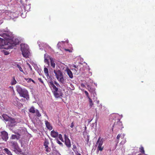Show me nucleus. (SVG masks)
Instances as JSON below:
<instances>
[{
  "label": "nucleus",
  "instance_id": "f257e3e1",
  "mask_svg": "<svg viewBox=\"0 0 155 155\" xmlns=\"http://www.w3.org/2000/svg\"><path fill=\"white\" fill-rule=\"evenodd\" d=\"M16 91L20 96L28 100L29 99V95L28 90L25 88H22L19 86H16Z\"/></svg>",
  "mask_w": 155,
  "mask_h": 155
},
{
  "label": "nucleus",
  "instance_id": "f03ea898",
  "mask_svg": "<svg viewBox=\"0 0 155 155\" xmlns=\"http://www.w3.org/2000/svg\"><path fill=\"white\" fill-rule=\"evenodd\" d=\"M48 84L54 96L57 98L59 97L61 95V93L58 91V87L54 84L53 82L51 81Z\"/></svg>",
  "mask_w": 155,
  "mask_h": 155
},
{
  "label": "nucleus",
  "instance_id": "7ed1b4c3",
  "mask_svg": "<svg viewBox=\"0 0 155 155\" xmlns=\"http://www.w3.org/2000/svg\"><path fill=\"white\" fill-rule=\"evenodd\" d=\"M54 72L56 78L60 83L62 84H64L66 79L64 78L63 74L61 71L59 69L54 70Z\"/></svg>",
  "mask_w": 155,
  "mask_h": 155
},
{
  "label": "nucleus",
  "instance_id": "20e7f679",
  "mask_svg": "<svg viewBox=\"0 0 155 155\" xmlns=\"http://www.w3.org/2000/svg\"><path fill=\"white\" fill-rule=\"evenodd\" d=\"M10 143L11 149L12 151L17 154H19L21 152V150L16 141H11Z\"/></svg>",
  "mask_w": 155,
  "mask_h": 155
},
{
  "label": "nucleus",
  "instance_id": "39448f33",
  "mask_svg": "<svg viewBox=\"0 0 155 155\" xmlns=\"http://www.w3.org/2000/svg\"><path fill=\"white\" fill-rule=\"evenodd\" d=\"M21 46V50L23 57L26 58H29L30 52L28 51V48L27 47H25L24 45H22Z\"/></svg>",
  "mask_w": 155,
  "mask_h": 155
},
{
  "label": "nucleus",
  "instance_id": "423d86ee",
  "mask_svg": "<svg viewBox=\"0 0 155 155\" xmlns=\"http://www.w3.org/2000/svg\"><path fill=\"white\" fill-rule=\"evenodd\" d=\"M103 143V139H101V137H99L97 141L96 145H98L97 149V151L98 152L99 151H102L104 149V147L102 146Z\"/></svg>",
  "mask_w": 155,
  "mask_h": 155
},
{
  "label": "nucleus",
  "instance_id": "0eeeda50",
  "mask_svg": "<svg viewBox=\"0 0 155 155\" xmlns=\"http://www.w3.org/2000/svg\"><path fill=\"white\" fill-rule=\"evenodd\" d=\"M17 121L15 118L11 117L8 121V126L9 127H12L16 125Z\"/></svg>",
  "mask_w": 155,
  "mask_h": 155
},
{
  "label": "nucleus",
  "instance_id": "6e6552de",
  "mask_svg": "<svg viewBox=\"0 0 155 155\" xmlns=\"http://www.w3.org/2000/svg\"><path fill=\"white\" fill-rule=\"evenodd\" d=\"M1 136L2 140L5 141H6L8 138V133L5 131L1 132Z\"/></svg>",
  "mask_w": 155,
  "mask_h": 155
},
{
  "label": "nucleus",
  "instance_id": "1a4fd4ad",
  "mask_svg": "<svg viewBox=\"0 0 155 155\" xmlns=\"http://www.w3.org/2000/svg\"><path fill=\"white\" fill-rule=\"evenodd\" d=\"M65 137V144L67 147L68 148L71 147V145L70 140L69 139L68 137L66 135H64Z\"/></svg>",
  "mask_w": 155,
  "mask_h": 155
},
{
  "label": "nucleus",
  "instance_id": "9d476101",
  "mask_svg": "<svg viewBox=\"0 0 155 155\" xmlns=\"http://www.w3.org/2000/svg\"><path fill=\"white\" fill-rule=\"evenodd\" d=\"M115 125L116 127L120 129H122L124 127L123 126V124L122 122L120 121V119H118L117 124H114L113 125L112 127H114V125ZM113 128H112V130H113Z\"/></svg>",
  "mask_w": 155,
  "mask_h": 155
},
{
  "label": "nucleus",
  "instance_id": "9b49d317",
  "mask_svg": "<svg viewBox=\"0 0 155 155\" xmlns=\"http://www.w3.org/2000/svg\"><path fill=\"white\" fill-rule=\"evenodd\" d=\"M16 135L13 134L12 135L11 139H16V140H18L21 137V134L17 132L15 133Z\"/></svg>",
  "mask_w": 155,
  "mask_h": 155
},
{
  "label": "nucleus",
  "instance_id": "f8f14e48",
  "mask_svg": "<svg viewBox=\"0 0 155 155\" xmlns=\"http://www.w3.org/2000/svg\"><path fill=\"white\" fill-rule=\"evenodd\" d=\"M58 132L55 131L54 130H52L51 131V135L54 138H56L58 137Z\"/></svg>",
  "mask_w": 155,
  "mask_h": 155
},
{
  "label": "nucleus",
  "instance_id": "ddd939ff",
  "mask_svg": "<svg viewBox=\"0 0 155 155\" xmlns=\"http://www.w3.org/2000/svg\"><path fill=\"white\" fill-rule=\"evenodd\" d=\"M45 124L47 128L50 130L52 129V127L49 122L47 120H45Z\"/></svg>",
  "mask_w": 155,
  "mask_h": 155
},
{
  "label": "nucleus",
  "instance_id": "4468645a",
  "mask_svg": "<svg viewBox=\"0 0 155 155\" xmlns=\"http://www.w3.org/2000/svg\"><path fill=\"white\" fill-rule=\"evenodd\" d=\"M2 117L6 121H8L11 117H9L7 114H3L2 115Z\"/></svg>",
  "mask_w": 155,
  "mask_h": 155
},
{
  "label": "nucleus",
  "instance_id": "2eb2a0df",
  "mask_svg": "<svg viewBox=\"0 0 155 155\" xmlns=\"http://www.w3.org/2000/svg\"><path fill=\"white\" fill-rule=\"evenodd\" d=\"M50 60L51 66L54 68L55 66V64L54 63V59L53 58H50Z\"/></svg>",
  "mask_w": 155,
  "mask_h": 155
},
{
  "label": "nucleus",
  "instance_id": "dca6fc26",
  "mask_svg": "<svg viewBox=\"0 0 155 155\" xmlns=\"http://www.w3.org/2000/svg\"><path fill=\"white\" fill-rule=\"evenodd\" d=\"M4 151L5 153L8 155H12V152L7 148H5L4 149Z\"/></svg>",
  "mask_w": 155,
  "mask_h": 155
},
{
  "label": "nucleus",
  "instance_id": "f3484780",
  "mask_svg": "<svg viewBox=\"0 0 155 155\" xmlns=\"http://www.w3.org/2000/svg\"><path fill=\"white\" fill-rule=\"evenodd\" d=\"M67 73L68 74V75L69 77L71 78H73V75L72 72L69 69H68L67 70Z\"/></svg>",
  "mask_w": 155,
  "mask_h": 155
},
{
  "label": "nucleus",
  "instance_id": "a211bd4d",
  "mask_svg": "<svg viewBox=\"0 0 155 155\" xmlns=\"http://www.w3.org/2000/svg\"><path fill=\"white\" fill-rule=\"evenodd\" d=\"M44 72L45 75L47 77V78H48V77H50L48 71V68H44Z\"/></svg>",
  "mask_w": 155,
  "mask_h": 155
},
{
  "label": "nucleus",
  "instance_id": "6ab92c4d",
  "mask_svg": "<svg viewBox=\"0 0 155 155\" xmlns=\"http://www.w3.org/2000/svg\"><path fill=\"white\" fill-rule=\"evenodd\" d=\"M73 67L74 68L72 69V70L74 72V73H76L77 71L78 70L79 67L78 66H76L75 65H74Z\"/></svg>",
  "mask_w": 155,
  "mask_h": 155
},
{
  "label": "nucleus",
  "instance_id": "aec40b11",
  "mask_svg": "<svg viewBox=\"0 0 155 155\" xmlns=\"http://www.w3.org/2000/svg\"><path fill=\"white\" fill-rule=\"evenodd\" d=\"M49 144V142L48 140L45 139L44 144V146L45 147V148H47L48 147V145Z\"/></svg>",
  "mask_w": 155,
  "mask_h": 155
},
{
  "label": "nucleus",
  "instance_id": "412c9836",
  "mask_svg": "<svg viewBox=\"0 0 155 155\" xmlns=\"http://www.w3.org/2000/svg\"><path fill=\"white\" fill-rule=\"evenodd\" d=\"M139 149L140 152V153H141L142 154H145V152L144 150V149L143 146H141L139 148Z\"/></svg>",
  "mask_w": 155,
  "mask_h": 155
},
{
  "label": "nucleus",
  "instance_id": "4be33fe9",
  "mask_svg": "<svg viewBox=\"0 0 155 155\" xmlns=\"http://www.w3.org/2000/svg\"><path fill=\"white\" fill-rule=\"evenodd\" d=\"M17 83V81L15 79V76H13L12 77V81L11 82V84L12 85H15Z\"/></svg>",
  "mask_w": 155,
  "mask_h": 155
},
{
  "label": "nucleus",
  "instance_id": "5701e85b",
  "mask_svg": "<svg viewBox=\"0 0 155 155\" xmlns=\"http://www.w3.org/2000/svg\"><path fill=\"white\" fill-rule=\"evenodd\" d=\"M36 110H35L34 107L33 106L31 107L29 109V111L32 113H35Z\"/></svg>",
  "mask_w": 155,
  "mask_h": 155
},
{
  "label": "nucleus",
  "instance_id": "b1692460",
  "mask_svg": "<svg viewBox=\"0 0 155 155\" xmlns=\"http://www.w3.org/2000/svg\"><path fill=\"white\" fill-rule=\"evenodd\" d=\"M25 79L26 81L28 80V81H27V82L28 83H30L31 81H32L35 84V81L33 80L31 78H25Z\"/></svg>",
  "mask_w": 155,
  "mask_h": 155
},
{
  "label": "nucleus",
  "instance_id": "393cba45",
  "mask_svg": "<svg viewBox=\"0 0 155 155\" xmlns=\"http://www.w3.org/2000/svg\"><path fill=\"white\" fill-rule=\"evenodd\" d=\"M35 113L36 115L38 117H40L41 116V115L39 111L37 110H36Z\"/></svg>",
  "mask_w": 155,
  "mask_h": 155
},
{
  "label": "nucleus",
  "instance_id": "a878e982",
  "mask_svg": "<svg viewBox=\"0 0 155 155\" xmlns=\"http://www.w3.org/2000/svg\"><path fill=\"white\" fill-rule=\"evenodd\" d=\"M88 99H89V103L90 106L91 107L94 104L92 102V101L90 98Z\"/></svg>",
  "mask_w": 155,
  "mask_h": 155
},
{
  "label": "nucleus",
  "instance_id": "bb28decb",
  "mask_svg": "<svg viewBox=\"0 0 155 155\" xmlns=\"http://www.w3.org/2000/svg\"><path fill=\"white\" fill-rule=\"evenodd\" d=\"M44 58H48L50 59V58H52L51 57H50L48 54L46 53L45 54H44Z\"/></svg>",
  "mask_w": 155,
  "mask_h": 155
},
{
  "label": "nucleus",
  "instance_id": "cd10ccee",
  "mask_svg": "<svg viewBox=\"0 0 155 155\" xmlns=\"http://www.w3.org/2000/svg\"><path fill=\"white\" fill-rule=\"evenodd\" d=\"M17 67L19 68L20 71L24 73V71L20 65H19L18 64H17Z\"/></svg>",
  "mask_w": 155,
  "mask_h": 155
},
{
  "label": "nucleus",
  "instance_id": "c85d7f7f",
  "mask_svg": "<svg viewBox=\"0 0 155 155\" xmlns=\"http://www.w3.org/2000/svg\"><path fill=\"white\" fill-rule=\"evenodd\" d=\"M58 137L60 140H61L62 142H63V139L62 137V135L61 134H58Z\"/></svg>",
  "mask_w": 155,
  "mask_h": 155
},
{
  "label": "nucleus",
  "instance_id": "c756f323",
  "mask_svg": "<svg viewBox=\"0 0 155 155\" xmlns=\"http://www.w3.org/2000/svg\"><path fill=\"white\" fill-rule=\"evenodd\" d=\"M73 151L75 152H76V151L77 152V151L76 150L77 147H76V146L75 145H73Z\"/></svg>",
  "mask_w": 155,
  "mask_h": 155
},
{
  "label": "nucleus",
  "instance_id": "7c9ffc66",
  "mask_svg": "<svg viewBox=\"0 0 155 155\" xmlns=\"http://www.w3.org/2000/svg\"><path fill=\"white\" fill-rule=\"evenodd\" d=\"M44 62L45 63H46L48 65H49V62L48 61V58H44Z\"/></svg>",
  "mask_w": 155,
  "mask_h": 155
},
{
  "label": "nucleus",
  "instance_id": "2f4dec72",
  "mask_svg": "<svg viewBox=\"0 0 155 155\" xmlns=\"http://www.w3.org/2000/svg\"><path fill=\"white\" fill-rule=\"evenodd\" d=\"M84 93H85V94H86V96L87 97L88 99L90 98V97H89V94H88V92L87 91H84Z\"/></svg>",
  "mask_w": 155,
  "mask_h": 155
},
{
  "label": "nucleus",
  "instance_id": "473e14b6",
  "mask_svg": "<svg viewBox=\"0 0 155 155\" xmlns=\"http://www.w3.org/2000/svg\"><path fill=\"white\" fill-rule=\"evenodd\" d=\"M45 148L46 149V151L48 153L50 151V148H49L48 147L47 148Z\"/></svg>",
  "mask_w": 155,
  "mask_h": 155
},
{
  "label": "nucleus",
  "instance_id": "72a5a7b5",
  "mask_svg": "<svg viewBox=\"0 0 155 155\" xmlns=\"http://www.w3.org/2000/svg\"><path fill=\"white\" fill-rule=\"evenodd\" d=\"M57 143L59 144L60 145L62 146L63 144L61 143L60 141H59L58 140H57Z\"/></svg>",
  "mask_w": 155,
  "mask_h": 155
},
{
  "label": "nucleus",
  "instance_id": "f704fd0d",
  "mask_svg": "<svg viewBox=\"0 0 155 155\" xmlns=\"http://www.w3.org/2000/svg\"><path fill=\"white\" fill-rule=\"evenodd\" d=\"M38 80H39V81L42 84H43L44 82L43 80H42V79L41 78H38Z\"/></svg>",
  "mask_w": 155,
  "mask_h": 155
},
{
  "label": "nucleus",
  "instance_id": "c9c22d12",
  "mask_svg": "<svg viewBox=\"0 0 155 155\" xmlns=\"http://www.w3.org/2000/svg\"><path fill=\"white\" fill-rule=\"evenodd\" d=\"M74 121H73V122H72V123L71 124V125L70 126V127L72 128L74 127Z\"/></svg>",
  "mask_w": 155,
  "mask_h": 155
},
{
  "label": "nucleus",
  "instance_id": "e433bc0d",
  "mask_svg": "<svg viewBox=\"0 0 155 155\" xmlns=\"http://www.w3.org/2000/svg\"><path fill=\"white\" fill-rule=\"evenodd\" d=\"M3 51L4 52V54L5 55H7L9 54V53L8 51Z\"/></svg>",
  "mask_w": 155,
  "mask_h": 155
},
{
  "label": "nucleus",
  "instance_id": "4c0bfd02",
  "mask_svg": "<svg viewBox=\"0 0 155 155\" xmlns=\"http://www.w3.org/2000/svg\"><path fill=\"white\" fill-rule=\"evenodd\" d=\"M54 84L57 87H59V84L56 81H55L54 82Z\"/></svg>",
  "mask_w": 155,
  "mask_h": 155
},
{
  "label": "nucleus",
  "instance_id": "58836bf2",
  "mask_svg": "<svg viewBox=\"0 0 155 155\" xmlns=\"http://www.w3.org/2000/svg\"><path fill=\"white\" fill-rule=\"evenodd\" d=\"M121 134H118L117 137V140H119L121 136Z\"/></svg>",
  "mask_w": 155,
  "mask_h": 155
},
{
  "label": "nucleus",
  "instance_id": "ea45409f",
  "mask_svg": "<svg viewBox=\"0 0 155 155\" xmlns=\"http://www.w3.org/2000/svg\"><path fill=\"white\" fill-rule=\"evenodd\" d=\"M27 64L28 66V67H29V68H30V69L31 70H32V68H31V65L28 63H27Z\"/></svg>",
  "mask_w": 155,
  "mask_h": 155
},
{
  "label": "nucleus",
  "instance_id": "a19ab883",
  "mask_svg": "<svg viewBox=\"0 0 155 155\" xmlns=\"http://www.w3.org/2000/svg\"><path fill=\"white\" fill-rule=\"evenodd\" d=\"M2 43V39L1 38H0V48L1 47Z\"/></svg>",
  "mask_w": 155,
  "mask_h": 155
},
{
  "label": "nucleus",
  "instance_id": "79ce46f5",
  "mask_svg": "<svg viewBox=\"0 0 155 155\" xmlns=\"http://www.w3.org/2000/svg\"><path fill=\"white\" fill-rule=\"evenodd\" d=\"M13 48V45H10L8 46V49H12Z\"/></svg>",
  "mask_w": 155,
  "mask_h": 155
},
{
  "label": "nucleus",
  "instance_id": "37998d69",
  "mask_svg": "<svg viewBox=\"0 0 155 155\" xmlns=\"http://www.w3.org/2000/svg\"><path fill=\"white\" fill-rule=\"evenodd\" d=\"M64 50L66 51H68L69 52L71 51L69 49H64Z\"/></svg>",
  "mask_w": 155,
  "mask_h": 155
},
{
  "label": "nucleus",
  "instance_id": "c03bdc74",
  "mask_svg": "<svg viewBox=\"0 0 155 155\" xmlns=\"http://www.w3.org/2000/svg\"><path fill=\"white\" fill-rule=\"evenodd\" d=\"M76 155H81L80 153H78V151H77L76 153Z\"/></svg>",
  "mask_w": 155,
  "mask_h": 155
},
{
  "label": "nucleus",
  "instance_id": "a18cd8bd",
  "mask_svg": "<svg viewBox=\"0 0 155 155\" xmlns=\"http://www.w3.org/2000/svg\"><path fill=\"white\" fill-rule=\"evenodd\" d=\"M3 22V20H0V25L2 24Z\"/></svg>",
  "mask_w": 155,
  "mask_h": 155
},
{
  "label": "nucleus",
  "instance_id": "49530a36",
  "mask_svg": "<svg viewBox=\"0 0 155 155\" xmlns=\"http://www.w3.org/2000/svg\"><path fill=\"white\" fill-rule=\"evenodd\" d=\"M15 100L17 101V100H18V98H17V97H16L15 98Z\"/></svg>",
  "mask_w": 155,
  "mask_h": 155
},
{
  "label": "nucleus",
  "instance_id": "de8ad7c7",
  "mask_svg": "<svg viewBox=\"0 0 155 155\" xmlns=\"http://www.w3.org/2000/svg\"><path fill=\"white\" fill-rule=\"evenodd\" d=\"M126 142V140L125 139L124 140L123 143H124Z\"/></svg>",
  "mask_w": 155,
  "mask_h": 155
},
{
  "label": "nucleus",
  "instance_id": "09e8293b",
  "mask_svg": "<svg viewBox=\"0 0 155 155\" xmlns=\"http://www.w3.org/2000/svg\"><path fill=\"white\" fill-rule=\"evenodd\" d=\"M138 155H142V154L141 153H139Z\"/></svg>",
  "mask_w": 155,
  "mask_h": 155
},
{
  "label": "nucleus",
  "instance_id": "8fccbe9b",
  "mask_svg": "<svg viewBox=\"0 0 155 155\" xmlns=\"http://www.w3.org/2000/svg\"><path fill=\"white\" fill-rule=\"evenodd\" d=\"M123 143V141H122L120 143Z\"/></svg>",
  "mask_w": 155,
  "mask_h": 155
},
{
  "label": "nucleus",
  "instance_id": "3c124183",
  "mask_svg": "<svg viewBox=\"0 0 155 155\" xmlns=\"http://www.w3.org/2000/svg\"><path fill=\"white\" fill-rule=\"evenodd\" d=\"M14 104H17V103H15V104H14Z\"/></svg>",
  "mask_w": 155,
  "mask_h": 155
},
{
  "label": "nucleus",
  "instance_id": "603ef678",
  "mask_svg": "<svg viewBox=\"0 0 155 155\" xmlns=\"http://www.w3.org/2000/svg\"><path fill=\"white\" fill-rule=\"evenodd\" d=\"M0 155H3L2 154H0Z\"/></svg>",
  "mask_w": 155,
  "mask_h": 155
},
{
  "label": "nucleus",
  "instance_id": "864d4df0",
  "mask_svg": "<svg viewBox=\"0 0 155 155\" xmlns=\"http://www.w3.org/2000/svg\"><path fill=\"white\" fill-rule=\"evenodd\" d=\"M118 143V141L117 142V143Z\"/></svg>",
  "mask_w": 155,
  "mask_h": 155
},
{
  "label": "nucleus",
  "instance_id": "5fc2aeb1",
  "mask_svg": "<svg viewBox=\"0 0 155 155\" xmlns=\"http://www.w3.org/2000/svg\"><path fill=\"white\" fill-rule=\"evenodd\" d=\"M146 155H147V154H146Z\"/></svg>",
  "mask_w": 155,
  "mask_h": 155
}]
</instances>
